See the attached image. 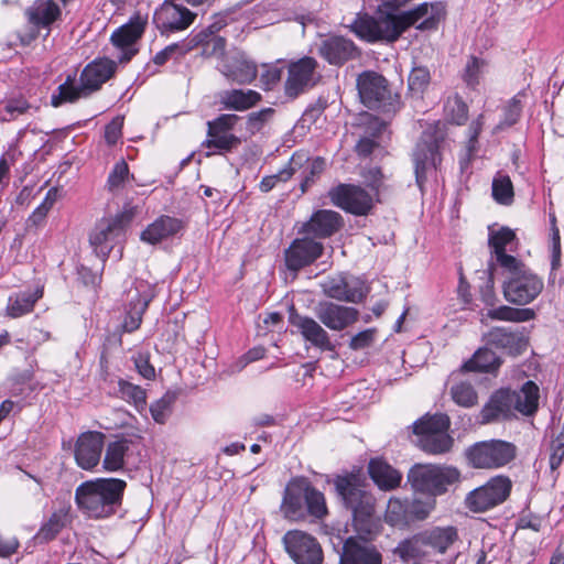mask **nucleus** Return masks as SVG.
Listing matches in <instances>:
<instances>
[{
  "label": "nucleus",
  "instance_id": "nucleus-17",
  "mask_svg": "<svg viewBox=\"0 0 564 564\" xmlns=\"http://www.w3.org/2000/svg\"><path fill=\"white\" fill-rule=\"evenodd\" d=\"M239 120L237 115H220L213 121L207 122V140L204 145L208 149L229 151L236 148L240 140L230 131Z\"/></svg>",
  "mask_w": 564,
  "mask_h": 564
},
{
  "label": "nucleus",
  "instance_id": "nucleus-46",
  "mask_svg": "<svg viewBox=\"0 0 564 564\" xmlns=\"http://www.w3.org/2000/svg\"><path fill=\"white\" fill-rule=\"evenodd\" d=\"M452 400L459 406L471 408L478 403V394L471 383L459 381L451 387Z\"/></svg>",
  "mask_w": 564,
  "mask_h": 564
},
{
  "label": "nucleus",
  "instance_id": "nucleus-42",
  "mask_svg": "<svg viewBox=\"0 0 564 564\" xmlns=\"http://www.w3.org/2000/svg\"><path fill=\"white\" fill-rule=\"evenodd\" d=\"M129 449L127 440H119L108 444L104 458V468L108 471H117L123 467L124 456Z\"/></svg>",
  "mask_w": 564,
  "mask_h": 564
},
{
  "label": "nucleus",
  "instance_id": "nucleus-2",
  "mask_svg": "<svg viewBox=\"0 0 564 564\" xmlns=\"http://www.w3.org/2000/svg\"><path fill=\"white\" fill-rule=\"evenodd\" d=\"M336 489L344 503L352 512V524L359 540H372L380 531V521L375 516V498L350 478H339Z\"/></svg>",
  "mask_w": 564,
  "mask_h": 564
},
{
  "label": "nucleus",
  "instance_id": "nucleus-32",
  "mask_svg": "<svg viewBox=\"0 0 564 564\" xmlns=\"http://www.w3.org/2000/svg\"><path fill=\"white\" fill-rule=\"evenodd\" d=\"M182 228L183 224L180 219L170 216H161L142 231L141 240L155 245L163 239L176 235Z\"/></svg>",
  "mask_w": 564,
  "mask_h": 564
},
{
  "label": "nucleus",
  "instance_id": "nucleus-13",
  "mask_svg": "<svg viewBox=\"0 0 564 564\" xmlns=\"http://www.w3.org/2000/svg\"><path fill=\"white\" fill-rule=\"evenodd\" d=\"M283 544L289 556L296 564H322L323 551L317 540L301 530L288 531Z\"/></svg>",
  "mask_w": 564,
  "mask_h": 564
},
{
  "label": "nucleus",
  "instance_id": "nucleus-40",
  "mask_svg": "<svg viewBox=\"0 0 564 564\" xmlns=\"http://www.w3.org/2000/svg\"><path fill=\"white\" fill-rule=\"evenodd\" d=\"M501 360L488 348H479L474 356L463 365L465 371L490 372L498 369Z\"/></svg>",
  "mask_w": 564,
  "mask_h": 564
},
{
  "label": "nucleus",
  "instance_id": "nucleus-52",
  "mask_svg": "<svg viewBox=\"0 0 564 564\" xmlns=\"http://www.w3.org/2000/svg\"><path fill=\"white\" fill-rule=\"evenodd\" d=\"M119 392L122 398L132 401L137 408H143L147 402L145 390L126 380L119 381Z\"/></svg>",
  "mask_w": 564,
  "mask_h": 564
},
{
  "label": "nucleus",
  "instance_id": "nucleus-36",
  "mask_svg": "<svg viewBox=\"0 0 564 564\" xmlns=\"http://www.w3.org/2000/svg\"><path fill=\"white\" fill-rule=\"evenodd\" d=\"M224 24L215 22L208 28L207 31L199 32L196 34L193 39L194 45L202 44L203 45V54L205 56H219L221 59L225 54V45L226 41L224 37L213 35L215 32L219 31L223 28Z\"/></svg>",
  "mask_w": 564,
  "mask_h": 564
},
{
  "label": "nucleus",
  "instance_id": "nucleus-11",
  "mask_svg": "<svg viewBox=\"0 0 564 564\" xmlns=\"http://www.w3.org/2000/svg\"><path fill=\"white\" fill-rule=\"evenodd\" d=\"M360 101L369 109H379L392 105V95L388 80L379 73L365 70L356 80Z\"/></svg>",
  "mask_w": 564,
  "mask_h": 564
},
{
  "label": "nucleus",
  "instance_id": "nucleus-29",
  "mask_svg": "<svg viewBox=\"0 0 564 564\" xmlns=\"http://www.w3.org/2000/svg\"><path fill=\"white\" fill-rule=\"evenodd\" d=\"M318 51L333 65H341L358 55L354 42L343 36H333L323 41Z\"/></svg>",
  "mask_w": 564,
  "mask_h": 564
},
{
  "label": "nucleus",
  "instance_id": "nucleus-44",
  "mask_svg": "<svg viewBox=\"0 0 564 564\" xmlns=\"http://www.w3.org/2000/svg\"><path fill=\"white\" fill-rule=\"evenodd\" d=\"M417 442L422 451L433 455L446 453L453 446V438L447 433L422 435Z\"/></svg>",
  "mask_w": 564,
  "mask_h": 564
},
{
  "label": "nucleus",
  "instance_id": "nucleus-59",
  "mask_svg": "<svg viewBox=\"0 0 564 564\" xmlns=\"http://www.w3.org/2000/svg\"><path fill=\"white\" fill-rule=\"evenodd\" d=\"M485 62L471 56L465 66L463 79L467 86L474 87L479 83L480 72Z\"/></svg>",
  "mask_w": 564,
  "mask_h": 564
},
{
  "label": "nucleus",
  "instance_id": "nucleus-34",
  "mask_svg": "<svg viewBox=\"0 0 564 564\" xmlns=\"http://www.w3.org/2000/svg\"><path fill=\"white\" fill-rule=\"evenodd\" d=\"M43 296V288L37 286L33 292L23 291L11 295L6 308L11 318L21 317L33 311L35 303Z\"/></svg>",
  "mask_w": 564,
  "mask_h": 564
},
{
  "label": "nucleus",
  "instance_id": "nucleus-31",
  "mask_svg": "<svg viewBox=\"0 0 564 564\" xmlns=\"http://www.w3.org/2000/svg\"><path fill=\"white\" fill-rule=\"evenodd\" d=\"M516 240V234L508 227H502L489 234L488 243L497 263L502 268L514 267L520 261L507 253V247Z\"/></svg>",
  "mask_w": 564,
  "mask_h": 564
},
{
  "label": "nucleus",
  "instance_id": "nucleus-37",
  "mask_svg": "<svg viewBox=\"0 0 564 564\" xmlns=\"http://www.w3.org/2000/svg\"><path fill=\"white\" fill-rule=\"evenodd\" d=\"M458 540L457 529L454 527H436L423 532V542L438 553H445Z\"/></svg>",
  "mask_w": 564,
  "mask_h": 564
},
{
  "label": "nucleus",
  "instance_id": "nucleus-54",
  "mask_svg": "<svg viewBox=\"0 0 564 564\" xmlns=\"http://www.w3.org/2000/svg\"><path fill=\"white\" fill-rule=\"evenodd\" d=\"M129 178V167L128 164L121 160L117 162L111 170L108 181H107V188L109 192H117L121 189L124 186V183Z\"/></svg>",
  "mask_w": 564,
  "mask_h": 564
},
{
  "label": "nucleus",
  "instance_id": "nucleus-56",
  "mask_svg": "<svg viewBox=\"0 0 564 564\" xmlns=\"http://www.w3.org/2000/svg\"><path fill=\"white\" fill-rule=\"evenodd\" d=\"M430 80L431 75L426 67H414L408 78L409 89L415 94H422Z\"/></svg>",
  "mask_w": 564,
  "mask_h": 564
},
{
  "label": "nucleus",
  "instance_id": "nucleus-43",
  "mask_svg": "<svg viewBox=\"0 0 564 564\" xmlns=\"http://www.w3.org/2000/svg\"><path fill=\"white\" fill-rule=\"evenodd\" d=\"M449 417L445 414L424 416L414 423V433L421 437L426 434L447 433Z\"/></svg>",
  "mask_w": 564,
  "mask_h": 564
},
{
  "label": "nucleus",
  "instance_id": "nucleus-62",
  "mask_svg": "<svg viewBox=\"0 0 564 564\" xmlns=\"http://www.w3.org/2000/svg\"><path fill=\"white\" fill-rule=\"evenodd\" d=\"M32 106L23 98L10 99L4 105V110L9 115V118H3V120H12L26 113Z\"/></svg>",
  "mask_w": 564,
  "mask_h": 564
},
{
  "label": "nucleus",
  "instance_id": "nucleus-61",
  "mask_svg": "<svg viewBox=\"0 0 564 564\" xmlns=\"http://www.w3.org/2000/svg\"><path fill=\"white\" fill-rule=\"evenodd\" d=\"M192 46H186L184 44L174 43L169 46H166L164 50L159 52L154 58L153 62L156 65H163L169 58H171L174 55L183 56L185 55Z\"/></svg>",
  "mask_w": 564,
  "mask_h": 564
},
{
  "label": "nucleus",
  "instance_id": "nucleus-19",
  "mask_svg": "<svg viewBox=\"0 0 564 564\" xmlns=\"http://www.w3.org/2000/svg\"><path fill=\"white\" fill-rule=\"evenodd\" d=\"M104 445V433L98 431L82 433L75 443L74 449L77 465L86 470H90L96 467L100 462Z\"/></svg>",
  "mask_w": 564,
  "mask_h": 564
},
{
  "label": "nucleus",
  "instance_id": "nucleus-23",
  "mask_svg": "<svg viewBox=\"0 0 564 564\" xmlns=\"http://www.w3.org/2000/svg\"><path fill=\"white\" fill-rule=\"evenodd\" d=\"M317 318L332 330H343L356 323L359 312L355 307L333 302H321L315 307Z\"/></svg>",
  "mask_w": 564,
  "mask_h": 564
},
{
  "label": "nucleus",
  "instance_id": "nucleus-48",
  "mask_svg": "<svg viewBox=\"0 0 564 564\" xmlns=\"http://www.w3.org/2000/svg\"><path fill=\"white\" fill-rule=\"evenodd\" d=\"M66 524V513L57 511L51 514L48 520L41 527L37 532V539L43 542H48L56 538L61 530Z\"/></svg>",
  "mask_w": 564,
  "mask_h": 564
},
{
  "label": "nucleus",
  "instance_id": "nucleus-58",
  "mask_svg": "<svg viewBox=\"0 0 564 564\" xmlns=\"http://www.w3.org/2000/svg\"><path fill=\"white\" fill-rule=\"evenodd\" d=\"M326 162L323 158H315L308 162L304 170V180L301 184L302 192H305L316 177H318L325 170Z\"/></svg>",
  "mask_w": 564,
  "mask_h": 564
},
{
  "label": "nucleus",
  "instance_id": "nucleus-33",
  "mask_svg": "<svg viewBox=\"0 0 564 564\" xmlns=\"http://www.w3.org/2000/svg\"><path fill=\"white\" fill-rule=\"evenodd\" d=\"M489 345L507 350L511 355H519L527 349L525 338L516 332L507 328H492L487 335Z\"/></svg>",
  "mask_w": 564,
  "mask_h": 564
},
{
  "label": "nucleus",
  "instance_id": "nucleus-55",
  "mask_svg": "<svg viewBox=\"0 0 564 564\" xmlns=\"http://www.w3.org/2000/svg\"><path fill=\"white\" fill-rule=\"evenodd\" d=\"M174 397L171 394H164L161 399L155 401L150 406L152 419L159 423L164 424L172 411V404Z\"/></svg>",
  "mask_w": 564,
  "mask_h": 564
},
{
  "label": "nucleus",
  "instance_id": "nucleus-8",
  "mask_svg": "<svg viewBox=\"0 0 564 564\" xmlns=\"http://www.w3.org/2000/svg\"><path fill=\"white\" fill-rule=\"evenodd\" d=\"M134 215L133 208H127L116 216L102 218L96 224L90 232L89 242L98 257L105 259L109 256Z\"/></svg>",
  "mask_w": 564,
  "mask_h": 564
},
{
  "label": "nucleus",
  "instance_id": "nucleus-20",
  "mask_svg": "<svg viewBox=\"0 0 564 564\" xmlns=\"http://www.w3.org/2000/svg\"><path fill=\"white\" fill-rule=\"evenodd\" d=\"M147 25V19L137 14L131 20L117 29L111 35L112 44L121 50L118 56L120 62H128L137 53L133 47L135 42L142 36Z\"/></svg>",
  "mask_w": 564,
  "mask_h": 564
},
{
  "label": "nucleus",
  "instance_id": "nucleus-50",
  "mask_svg": "<svg viewBox=\"0 0 564 564\" xmlns=\"http://www.w3.org/2000/svg\"><path fill=\"white\" fill-rule=\"evenodd\" d=\"M305 513L322 519L327 513L324 495L308 485L307 496L305 498Z\"/></svg>",
  "mask_w": 564,
  "mask_h": 564
},
{
  "label": "nucleus",
  "instance_id": "nucleus-5",
  "mask_svg": "<svg viewBox=\"0 0 564 564\" xmlns=\"http://www.w3.org/2000/svg\"><path fill=\"white\" fill-rule=\"evenodd\" d=\"M459 477L458 469L452 466L415 464L406 479L414 491L437 496L446 492L448 486L457 482Z\"/></svg>",
  "mask_w": 564,
  "mask_h": 564
},
{
  "label": "nucleus",
  "instance_id": "nucleus-22",
  "mask_svg": "<svg viewBox=\"0 0 564 564\" xmlns=\"http://www.w3.org/2000/svg\"><path fill=\"white\" fill-rule=\"evenodd\" d=\"M219 70L226 78L240 85L253 82L258 73L256 64L239 51L224 56L220 59Z\"/></svg>",
  "mask_w": 564,
  "mask_h": 564
},
{
  "label": "nucleus",
  "instance_id": "nucleus-25",
  "mask_svg": "<svg viewBox=\"0 0 564 564\" xmlns=\"http://www.w3.org/2000/svg\"><path fill=\"white\" fill-rule=\"evenodd\" d=\"M323 253V245L310 238L295 239L285 250V264L289 270L300 269L313 263Z\"/></svg>",
  "mask_w": 564,
  "mask_h": 564
},
{
  "label": "nucleus",
  "instance_id": "nucleus-60",
  "mask_svg": "<svg viewBox=\"0 0 564 564\" xmlns=\"http://www.w3.org/2000/svg\"><path fill=\"white\" fill-rule=\"evenodd\" d=\"M521 113V104L520 100L517 98H513L510 100L508 106L505 109V117L503 120L495 128V131L501 130L505 127H510L514 124Z\"/></svg>",
  "mask_w": 564,
  "mask_h": 564
},
{
  "label": "nucleus",
  "instance_id": "nucleus-53",
  "mask_svg": "<svg viewBox=\"0 0 564 564\" xmlns=\"http://www.w3.org/2000/svg\"><path fill=\"white\" fill-rule=\"evenodd\" d=\"M492 195L498 203L509 205L513 198L511 180L508 176L496 177L492 182Z\"/></svg>",
  "mask_w": 564,
  "mask_h": 564
},
{
  "label": "nucleus",
  "instance_id": "nucleus-63",
  "mask_svg": "<svg viewBox=\"0 0 564 564\" xmlns=\"http://www.w3.org/2000/svg\"><path fill=\"white\" fill-rule=\"evenodd\" d=\"M364 177L366 184L376 192L377 196H379L381 192L387 189V186L384 185L386 177L379 169H369L364 174Z\"/></svg>",
  "mask_w": 564,
  "mask_h": 564
},
{
  "label": "nucleus",
  "instance_id": "nucleus-4",
  "mask_svg": "<svg viewBox=\"0 0 564 564\" xmlns=\"http://www.w3.org/2000/svg\"><path fill=\"white\" fill-rule=\"evenodd\" d=\"M445 138V124L438 121L425 129L420 141L416 143L413 152V161L415 178L420 187H422L426 178V173L432 170L435 171L441 164V150Z\"/></svg>",
  "mask_w": 564,
  "mask_h": 564
},
{
  "label": "nucleus",
  "instance_id": "nucleus-27",
  "mask_svg": "<svg viewBox=\"0 0 564 564\" xmlns=\"http://www.w3.org/2000/svg\"><path fill=\"white\" fill-rule=\"evenodd\" d=\"M382 556L368 541L350 536L343 546L339 564H381Z\"/></svg>",
  "mask_w": 564,
  "mask_h": 564
},
{
  "label": "nucleus",
  "instance_id": "nucleus-21",
  "mask_svg": "<svg viewBox=\"0 0 564 564\" xmlns=\"http://www.w3.org/2000/svg\"><path fill=\"white\" fill-rule=\"evenodd\" d=\"M307 488L308 481L304 478H293L288 482L280 507L285 519L299 521L305 518Z\"/></svg>",
  "mask_w": 564,
  "mask_h": 564
},
{
  "label": "nucleus",
  "instance_id": "nucleus-57",
  "mask_svg": "<svg viewBox=\"0 0 564 564\" xmlns=\"http://www.w3.org/2000/svg\"><path fill=\"white\" fill-rule=\"evenodd\" d=\"M147 306V300L141 301L138 299V302L133 304L132 310L128 313L122 323V328L124 332L131 333L140 327L142 314L144 313Z\"/></svg>",
  "mask_w": 564,
  "mask_h": 564
},
{
  "label": "nucleus",
  "instance_id": "nucleus-30",
  "mask_svg": "<svg viewBox=\"0 0 564 564\" xmlns=\"http://www.w3.org/2000/svg\"><path fill=\"white\" fill-rule=\"evenodd\" d=\"M343 226L341 216L334 212L322 209L314 213L303 225V231L318 238H326L338 231Z\"/></svg>",
  "mask_w": 564,
  "mask_h": 564
},
{
  "label": "nucleus",
  "instance_id": "nucleus-64",
  "mask_svg": "<svg viewBox=\"0 0 564 564\" xmlns=\"http://www.w3.org/2000/svg\"><path fill=\"white\" fill-rule=\"evenodd\" d=\"M376 337V329L369 328L356 334L349 343V347L352 350L365 349L372 345Z\"/></svg>",
  "mask_w": 564,
  "mask_h": 564
},
{
  "label": "nucleus",
  "instance_id": "nucleus-45",
  "mask_svg": "<svg viewBox=\"0 0 564 564\" xmlns=\"http://www.w3.org/2000/svg\"><path fill=\"white\" fill-rule=\"evenodd\" d=\"M444 116L449 122L462 126L467 121L468 107L458 94L447 97L444 104Z\"/></svg>",
  "mask_w": 564,
  "mask_h": 564
},
{
  "label": "nucleus",
  "instance_id": "nucleus-35",
  "mask_svg": "<svg viewBox=\"0 0 564 564\" xmlns=\"http://www.w3.org/2000/svg\"><path fill=\"white\" fill-rule=\"evenodd\" d=\"M369 474L379 488L391 490L400 486L402 475L392 466L381 459H372L369 463Z\"/></svg>",
  "mask_w": 564,
  "mask_h": 564
},
{
  "label": "nucleus",
  "instance_id": "nucleus-16",
  "mask_svg": "<svg viewBox=\"0 0 564 564\" xmlns=\"http://www.w3.org/2000/svg\"><path fill=\"white\" fill-rule=\"evenodd\" d=\"M196 14L187 8L165 1L154 13V22L162 34L180 32L187 29Z\"/></svg>",
  "mask_w": 564,
  "mask_h": 564
},
{
  "label": "nucleus",
  "instance_id": "nucleus-6",
  "mask_svg": "<svg viewBox=\"0 0 564 564\" xmlns=\"http://www.w3.org/2000/svg\"><path fill=\"white\" fill-rule=\"evenodd\" d=\"M503 270L508 273L503 282V296L509 303L527 305L544 289L543 280L521 261Z\"/></svg>",
  "mask_w": 564,
  "mask_h": 564
},
{
  "label": "nucleus",
  "instance_id": "nucleus-15",
  "mask_svg": "<svg viewBox=\"0 0 564 564\" xmlns=\"http://www.w3.org/2000/svg\"><path fill=\"white\" fill-rule=\"evenodd\" d=\"M332 203L354 215H367L373 206L372 196L360 186L340 184L329 191Z\"/></svg>",
  "mask_w": 564,
  "mask_h": 564
},
{
  "label": "nucleus",
  "instance_id": "nucleus-41",
  "mask_svg": "<svg viewBox=\"0 0 564 564\" xmlns=\"http://www.w3.org/2000/svg\"><path fill=\"white\" fill-rule=\"evenodd\" d=\"M533 317L534 312L530 308H514L502 305L497 308L488 310L486 314H482L481 322H485L486 318L508 322H527Z\"/></svg>",
  "mask_w": 564,
  "mask_h": 564
},
{
  "label": "nucleus",
  "instance_id": "nucleus-24",
  "mask_svg": "<svg viewBox=\"0 0 564 564\" xmlns=\"http://www.w3.org/2000/svg\"><path fill=\"white\" fill-rule=\"evenodd\" d=\"M514 401H517V399L512 390H497L482 406L479 413V422L481 424H489L511 417L516 411Z\"/></svg>",
  "mask_w": 564,
  "mask_h": 564
},
{
  "label": "nucleus",
  "instance_id": "nucleus-38",
  "mask_svg": "<svg viewBox=\"0 0 564 564\" xmlns=\"http://www.w3.org/2000/svg\"><path fill=\"white\" fill-rule=\"evenodd\" d=\"M517 401L514 410L523 415H532L539 408L540 390L533 381H527L519 391H512Z\"/></svg>",
  "mask_w": 564,
  "mask_h": 564
},
{
  "label": "nucleus",
  "instance_id": "nucleus-39",
  "mask_svg": "<svg viewBox=\"0 0 564 564\" xmlns=\"http://www.w3.org/2000/svg\"><path fill=\"white\" fill-rule=\"evenodd\" d=\"M261 95L256 90L232 89L221 96V104L227 109L247 110L260 101Z\"/></svg>",
  "mask_w": 564,
  "mask_h": 564
},
{
  "label": "nucleus",
  "instance_id": "nucleus-1",
  "mask_svg": "<svg viewBox=\"0 0 564 564\" xmlns=\"http://www.w3.org/2000/svg\"><path fill=\"white\" fill-rule=\"evenodd\" d=\"M126 486V481L118 478L85 481L77 487L75 499L78 508L88 517L107 518L121 505Z\"/></svg>",
  "mask_w": 564,
  "mask_h": 564
},
{
  "label": "nucleus",
  "instance_id": "nucleus-26",
  "mask_svg": "<svg viewBox=\"0 0 564 564\" xmlns=\"http://www.w3.org/2000/svg\"><path fill=\"white\" fill-rule=\"evenodd\" d=\"M25 14L33 30L28 36L20 39L23 45H28L37 36L40 28H47L57 20L61 10L53 0H37L26 9Z\"/></svg>",
  "mask_w": 564,
  "mask_h": 564
},
{
  "label": "nucleus",
  "instance_id": "nucleus-10",
  "mask_svg": "<svg viewBox=\"0 0 564 564\" xmlns=\"http://www.w3.org/2000/svg\"><path fill=\"white\" fill-rule=\"evenodd\" d=\"M514 456L513 444L497 440L478 443L468 451V459L476 468H498L511 462Z\"/></svg>",
  "mask_w": 564,
  "mask_h": 564
},
{
  "label": "nucleus",
  "instance_id": "nucleus-51",
  "mask_svg": "<svg viewBox=\"0 0 564 564\" xmlns=\"http://www.w3.org/2000/svg\"><path fill=\"white\" fill-rule=\"evenodd\" d=\"M297 165H300V163L297 162V158L293 156L288 167L281 170L276 174L269 175L262 178L259 185L260 191L263 193H268L272 188H274L279 182H286L288 180H290L292 175L295 173Z\"/></svg>",
  "mask_w": 564,
  "mask_h": 564
},
{
  "label": "nucleus",
  "instance_id": "nucleus-18",
  "mask_svg": "<svg viewBox=\"0 0 564 564\" xmlns=\"http://www.w3.org/2000/svg\"><path fill=\"white\" fill-rule=\"evenodd\" d=\"M323 290L328 297L350 303L361 302L369 291L360 279L344 275L327 279L323 284Z\"/></svg>",
  "mask_w": 564,
  "mask_h": 564
},
{
  "label": "nucleus",
  "instance_id": "nucleus-14",
  "mask_svg": "<svg viewBox=\"0 0 564 564\" xmlns=\"http://www.w3.org/2000/svg\"><path fill=\"white\" fill-rule=\"evenodd\" d=\"M444 17L445 7L442 2H423L397 14L401 33L413 25L420 31L435 30Z\"/></svg>",
  "mask_w": 564,
  "mask_h": 564
},
{
  "label": "nucleus",
  "instance_id": "nucleus-47",
  "mask_svg": "<svg viewBox=\"0 0 564 564\" xmlns=\"http://www.w3.org/2000/svg\"><path fill=\"white\" fill-rule=\"evenodd\" d=\"M386 521L391 525H403L409 521V503L406 500L391 498L388 501L384 514Z\"/></svg>",
  "mask_w": 564,
  "mask_h": 564
},
{
  "label": "nucleus",
  "instance_id": "nucleus-49",
  "mask_svg": "<svg viewBox=\"0 0 564 564\" xmlns=\"http://www.w3.org/2000/svg\"><path fill=\"white\" fill-rule=\"evenodd\" d=\"M425 545L423 542V533L412 539L402 541L395 547L394 553L399 555L404 562L422 557L424 552L422 546Z\"/></svg>",
  "mask_w": 564,
  "mask_h": 564
},
{
  "label": "nucleus",
  "instance_id": "nucleus-7",
  "mask_svg": "<svg viewBox=\"0 0 564 564\" xmlns=\"http://www.w3.org/2000/svg\"><path fill=\"white\" fill-rule=\"evenodd\" d=\"M350 28L359 39L370 43H393L402 35L397 14L387 12L381 7L376 15L358 14Z\"/></svg>",
  "mask_w": 564,
  "mask_h": 564
},
{
  "label": "nucleus",
  "instance_id": "nucleus-12",
  "mask_svg": "<svg viewBox=\"0 0 564 564\" xmlns=\"http://www.w3.org/2000/svg\"><path fill=\"white\" fill-rule=\"evenodd\" d=\"M317 65L316 59L310 56L290 63L284 83V93L289 98L294 99L317 84L321 78Z\"/></svg>",
  "mask_w": 564,
  "mask_h": 564
},
{
  "label": "nucleus",
  "instance_id": "nucleus-9",
  "mask_svg": "<svg viewBox=\"0 0 564 564\" xmlns=\"http://www.w3.org/2000/svg\"><path fill=\"white\" fill-rule=\"evenodd\" d=\"M511 487L512 484L508 477H494L467 495L466 506L474 512L487 511L502 503L510 495Z\"/></svg>",
  "mask_w": 564,
  "mask_h": 564
},
{
  "label": "nucleus",
  "instance_id": "nucleus-3",
  "mask_svg": "<svg viewBox=\"0 0 564 564\" xmlns=\"http://www.w3.org/2000/svg\"><path fill=\"white\" fill-rule=\"evenodd\" d=\"M116 64L110 59H98L88 64L80 74V85H74V78L67 76L61 84L57 93L52 95L51 104L59 107L65 102H75L82 97H87L98 90L115 73Z\"/></svg>",
  "mask_w": 564,
  "mask_h": 564
},
{
  "label": "nucleus",
  "instance_id": "nucleus-28",
  "mask_svg": "<svg viewBox=\"0 0 564 564\" xmlns=\"http://www.w3.org/2000/svg\"><path fill=\"white\" fill-rule=\"evenodd\" d=\"M289 322L295 326L305 340L310 341L313 346L323 350H333L334 347L327 332L315 319L297 314L292 307L290 310Z\"/></svg>",
  "mask_w": 564,
  "mask_h": 564
}]
</instances>
